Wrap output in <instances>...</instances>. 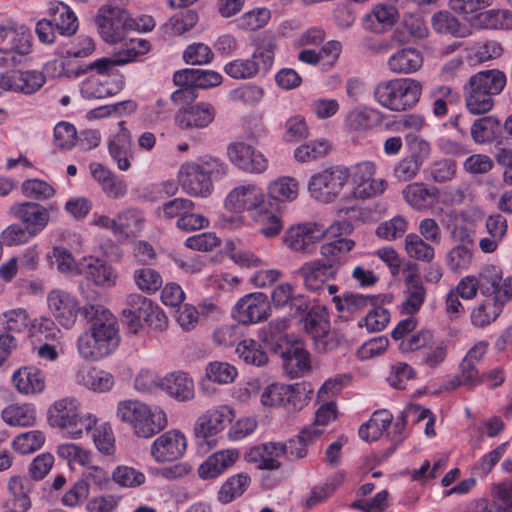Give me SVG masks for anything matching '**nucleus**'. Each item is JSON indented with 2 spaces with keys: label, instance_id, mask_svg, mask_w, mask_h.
Returning a JSON list of instances; mask_svg holds the SVG:
<instances>
[{
  "label": "nucleus",
  "instance_id": "1",
  "mask_svg": "<svg viewBox=\"0 0 512 512\" xmlns=\"http://www.w3.org/2000/svg\"><path fill=\"white\" fill-rule=\"evenodd\" d=\"M82 315L94 323L78 339L80 356L85 360L97 361L111 354L120 340L115 318L103 306L92 304L82 307Z\"/></svg>",
  "mask_w": 512,
  "mask_h": 512
},
{
  "label": "nucleus",
  "instance_id": "2",
  "mask_svg": "<svg viewBox=\"0 0 512 512\" xmlns=\"http://www.w3.org/2000/svg\"><path fill=\"white\" fill-rule=\"evenodd\" d=\"M117 418L131 428L139 438H150L168 424L165 412L138 400H123L117 405Z\"/></svg>",
  "mask_w": 512,
  "mask_h": 512
},
{
  "label": "nucleus",
  "instance_id": "3",
  "mask_svg": "<svg viewBox=\"0 0 512 512\" xmlns=\"http://www.w3.org/2000/svg\"><path fill=\"white\" fill-rule=\"evenodd\" d=\"M33 37L23 24L8 19L0 23V67L14 68L30 59Z\"/></svg>",
  "mask_w": 512,
  "mask_h": 512
},
{
  "label": "nucleus",
  "instance_id": "4",
  "mask_svg": "<svg viewBox=\"0 0 512 512\" xmlns=\"http://www.w3.org/2000/svg\"><path fill=\"white\" fill-rule=\"evenodd\" d=\"M48 422L51 427L65 430L69 437L79 439L84 431H91L96 424V417L90 413L83 414L81 402L75 396L60 398L48 408Z\"/></svg>",
  "mask_w": 512,
  "mask_h": 512
},
{
  "label": "nucleus",
  "instance_id": "5",
  "mask_svg": "<svg viewBox=\"0 0 512 512\" xmlns=\"http://www.w3.org/2000/svg\"><path fill=\"white\" fill-rule=\"evenodd\" d=\"M374 96L381 106L392 111H404L416 103V81L404 78L380 82Z\"/></svg>",
  "mask_w": 512,
  "mask_h": 512
},
{
  "label": "nucleus",
  "instance_id": "6",
  "mask_svg": "<svg viewBox=\"0 0 512 512\" xmlns=\"http://www.w3.org/2000/svg\"><path fill=\"white\" fill-rule=\"evenodd\" d=\"M173 81L181 88L172 93L171 100L175 104H181L196 97L193 88L207 89L218 86L222 82V76L212 70L187 68L176 71Z\"/></svg>",
  "mask_w": 512,
  "mask_h": 512
},
{
  "label": "nucleus",
  "instance_id": "7",
  "mask_svg": "<svg viewBox=\"0 0 512 512\" xmlns=\"http://www.w3.org/2000/svg\"><path fill=\"white\" fill-rule=\"evenodd\" d=\"M234 417L233 409L226 405H221L207 410L198 419L194 427L196 443L202 452H207L217 445L214 438L219 432L223 431L228 423Z\"/></svg>",
  "mask_w": 512,
  "mask_h": 512
},
{
  "label": "nucleus",
  "instance_id": "8",
  "mask_svg": "<svg viewBox=\"0 0 512 512\" xmlns=\"http://www.w3.org/2000/svg\"><path fill=\"white\" fill-rule=\"evenodd\" d=\"M349 178V168L332 165L310 177L308 191L314 199L328 203L340 194Z\"/></svg>",
  "mask_w": 512,
  "mask_h": 512
},
{
  "label": "nucleus",
  "instance_id": "9",
  "mask_svg": "<svg viewBox=\"0 0 512 512\" xmlns=\"http://www.w3.org/2000/svg\"><path fill=\"white\" fill-rule=\"evenodd\" d=\"M448 347L430 330L418 332V377L428 378L445 361Z\"/></svg>",
  "mask_w": 512,
  "mask_h": 512
},
{
  "label": "nucleus",
  "instance_id": "10",
  "mask_svg": "<svg viewBox=\"0 0 512 512\" xmlns=\"http://www.w3.org/2000/svg\"><path fill=\"white\" fill-rule=\"evenodd\" d=\"M98 27L102 38L108 43L122 41L133 29V20L126 10L111 4L103 5L99 10Z\"/></svg>",
  "mask_w": 512,
  "mask_h": 512
},
{
  "label": "nucleus",
  "instance_id": "11",
  "mask_svg": "<svg viewBox=\"0 0 512 512\" xmlns=\"http://www.w3.org/2000/svg\"><path fill=\"white\" fill-rule=\"evenodd\" d=\"M187 448L185 435L177 429H171L158 436L150 447V455L157 463L177 461L183 457Z\"/></svg>",
  "mask_w": 512,
  "mask_h": 512
},
{
  "label": "nucleus",
  "instance_id": "12",
  "mask_svg": "<svg viewBox=\"0 0 512 512\" xmlns=\"http://www.w3.org/2000/svg\"><path fill=\"white\" fill-rule=\"evenodd\" d=\"M483 295L493 297L495 303L506 304L512 299V276L503 280L500 267L486 265L482 268L478 279Z\"/></svg>",
  "mask_w": 512,
  "mask_h": 512
},
{
  "label": "nucleus",
  "instance_id": "13",
  "mask_svg": "<svg viewBox=\"0 0 512 512\" xmlns=\"http://www.w3.org/2000/svg\"><path fill=\"white\" fill-rule=\"evenodd\" d=\"M227 156L232 164L246 173L260 174L268 168L266 157L243 141L230 143L227 147Z\"/></svg>",
  "mask_w": 512,
  "mask_h": 512
},
{
  "label": "nucleus",
  "instance_id": "14",
  "mask_svg": "<svg viewBox=\"0 0 512 512\" xmlns=\"http://www.w3.org/2000/svg\"><path fill=\"white\" fill-rule=\"evenodd\" d=\"M266 195L261 187L253 183L242 184L232 189L225 199V206L234 212L248 211L252 214L266 206Z\"/></svg>",
  "mask_w": 512,
  "mask_h": 512
},
{
  "label": "nucleus",
  "instance_id": "15",
  "mask_svg": "<svg viewBox=\"0 0 512 512\" xmlns=\"http://www.w3.org/2000/svg\"><path fill=\"white\" fill-rule=\"evenodd\" d=\"M349 170L350 178L352 179V183L354 185V197L366 199L384 191L385 181L373 179L376 170V166L373 162H360Z\"/></svg>",
  "mask_w": 512,
  "mask_h": 512
},
{
  "label": "nucleus",
  "instance_id": "16",
  "mask_svg": "<svg viewBox=\"0 0 512 512\" xmlns=\"http://www.w3.org/2000/svg\"><path fill=\"white\" fill-rule=\"evenodd\" d=\"M47 305L58 323L66 328L72 327L78 313H82L77 298L61 289H53L48 293Z\"/></svg>",
  "mask_w": 512,
  "mask_h": 512
},
{
  "label": "nucleus",
  "instance_id": "17",
  "mask_svg": "<svg viewBox=\"0 0 512 512\" xmlns=\"http://www.w3.org/2000/svg\"><path fill=\"white\" fill-rule=\"evenodd\" d=\"M261 403L267 407L284 406L289 410H300L305 399L298 387L284 383H273L261 393Z\"/></svg>",
  "mask_w": 512,
  "mask_h": 512
},
{
  "label": "nucleus",
  "instance_id": "18",
  "mask_svg": "<svg viewBox=\"0 0 512 512\" xmlns=\"http://www.w3.org/2000/svg\"><path fill=\"white\" fill-rule=\"evenodd\" d=\"M319 223L307 222L289 228L284 235L285 245L292 251L313 252L315 245L321 241Z\"/></svg>",
  "mask_w": 512,
  "mask_h": 512
},
{
  "label": "nucleus",
  "instance_id": "19",
  "mask_svg": "<svg viewBox=\"0 0 512 512\" xmlns=\"http://www.w3.org/2000/svg\"><path fill=\"white\" fill-rule=\"evenodd\" d=\"M9 214L21 221L30 231V235H37L49 223V216L44 206L37 202H19L9 208Z\"/></svg>",
  "mask_w": 512,
  "mask_h": 512
},
{
  "label": "nucleus",
  "instance_id": "20",
  "mask_svg": "<svg viewBox=\"0 0 512 512\" xmlns=\"http://www.w3.org/2000/svg\"><path fill=\"white\" fill-rule=\"evenodd\" d=\"M297 273L308 290L320 291L325 283L336 278L338 270L322 258H318L305 262Z\"/></svg>",
  "mask_w": 512,
  "mask_h": 512
},
{
  "label": "nucleus",
  "instance_id": "21",
  "mask_svg": "<svg viewBox=\"0 0 512 512\" xmlns=\"http://www.w3.org/2000/svg\"><path fill=\"white\" fill-rule=\"evenodd\" d=\"M270 309L267 296L252 293L241 298L235 308L234 317L242 324L257 323L267 318Z\"/></svg>",
  "mask_w": 512,
  "mask_h": 512
},
{
  "label": "nucleus",
  "instance_id": "22",
  "mask_svg": "<svg viewBox=\"0 0 512 512\" xmlns=\"http://www.w3.org/2000/svg\"><path fill=\"white\" fill-rule=\"evenodd\" d=\"M216 116L214 106L200 102L180 110L175 115V123L181 129H203L208 127Z\"/></svg>",
  "mask_w": 512,
  "mask_h": 512
},
{
  "label": "nucleus",
  "instance_id": "23",
  "mask_svg": "<svg viewBox=\"0 0 512 512\" xmlns=\"http://www.w3.org/2000/svg\"><path fill=\"white\" fill-rule=\"evenodd\" d=\"M126 308L123 309L122 315L140 314L143 320L150 326L161 328L166 323L165 314L154 306L152 301L138 293H131L125 300Z\"/></svg>",
  "mask_w": 512,
  "mask_h": 512
},
{
  "label": "nucleus",
  "instance_id": "24",
  "mask_svg": "<svg viewBox=\"0 0 512 512\" xmlns=\"http://www.w3.org/2000/svg\"><path fill=\"white\" fill-rule=\"evenodd\" d=\"M179 182L184 191L193 196H205L210 193L212 181L201 170L199 163H184L179 170Z\"/></svg>",
  "mask_w": 512,
  "mask_h": 512
},
{
  "label": "nucleus",
  "instance_id": "25",
  "mask_svg": "<svg viewBox=\"0 0 512 512\" xmlns=\"http://www.w3.org/2000/svg\"><path fill=\"white\" fill-rule=\"evenodd\" d=\"M287 452L286 444L281 442H267L250 449L245 458L259 469L277 470L281 464L278 458Z\"/></svg>",
  "mask_w": 512,
  "mask_h": 512
},
{
  "label": "nucleus",
  "instance_id": "26",
  "mask_svg": "<svg viewBox=\"0 0 512 512\" xmlns=\"http://www.w3.org/2000/svg\"><path fill=\"white\" fill-rule=\"evenodd\" d=\"M273 62L269 53H255L251 59H238L225 65L224 71L234 79H247L260 70H267Z\"/></svg>",
  "mask_w": 512,
  "mask_h": 512
},
{
  "label": "nucleus",
  "instance_id": "27",
  "mask_svg": "<svg viewBox=\"0 0 512 512\" xmlns=\"http://www.w3.org/2000/svg\"><path fill=\"white\" fill-rule=\"evenodd\" d=\"M240 453L237 449L219 450L199 465L198 476L203 479H214L232 467L239 459Z\"/></svg>",
  "mask_w": 512,
  "mask_h": 512
},
{
  "label": "nucleus",
  "instance_id": "28",
  "mask_svg": "<svg viewBox=\"0 0 512 512\" xmlns=\"http://www.w3.org/2000/svg\"><path fill=\"white\" fill-rule=\"evenodd\" d=\"M398 18L397 9L390 4L378 3L363 18V27L366 31L383 34L389 31Z\"/></svg>",
  "mask_w": 512,
  "mask_h": 512
},
{
  "label": "nucleus",
  "instance_id": "29",
  "mask_svg": "<svg viewBox=\"0 0 512 512\" xmlns=\"http://www.w3.org/2000/svg\"><path fill=\"white\" fill-rule=\"evenodd\" d=\"M283 367L290 378L303 376L311 368L309 352L300 344H289L278 352Z\"/></svg>",
  "mask_w": 512,
  "mask_h": 512
},
{
  "label": "nucleus",
  "instance_id": "30",
  "mask_svg": "<svg viewBox=\"0 0 512 512\" xmlns=\"http://www.w3.org/2000/svg\"><path fill=\"white\" fill-rule=\"evenodd\" d=\"M12 381L17 391L24 395L41 393L46 386L44 373L34 366L19 368L13 374Z\"/></svg>",
  "mask_w": 512,
  "mask_h": 512
},
{
  "label": "nucleus",
  "instance_id": "31",
  "mask_svg": "<svg viewBox=\"0 0 512 512\" xmlns=\"http://www.w3.org/2000/svg\"><path fill=\"white\" fill-rule=\"evenodd\" d=\"M7 503L13 510L26 512L31 507L30 494L33 491V482L24 476H13L7 482Z\"/></svg>",
  "mask_w": 512,
  "mask_h": 512
},
{
  "label": "nucleus",
  "instance_id": "32",
  "mask_svg": "<svg viewBox=\"0 0 512 512\" xmlns=\"http://www.w3.org/2000/svg\"><path fill=\"white\" fill-rule=\"evenodd\" d=\"M145 218L140 210L128 208L116 215L115 236L119 239L137 237L144 228Z\"/></svg>",
  "mask_w": 512,
  "mask_h": 512
},
{
  "label": "nucleus",
  "instance_id": "33",
  "mask_svg": "<svg viewBox=\"0 0 512 512\" xmlns=\"http://www.w3.org/2000/svg\"><path fill=\"white\" fill-rule=\"evenodd\" d=\"M162 390L178 401L194 398V383L184 372H173L162 378Z\"/></svg>",
  "mask_w": 512,
  "mask_h": 512
},
{
  "label": "nucleus",
  "instance_id": "34",
  "mask_svg": "<svg viewBox=\"0 0 512 512\" xmlns=\"http://www.w3.org/2000/svg\"><path fill=\"white\" fill-rule=\"evenodd\" d=\"M46 81L45 75L37 70H26L8 76L7 90H13L25 95L37 92Z\"/></svg>",
  "mask_w": 512,
  "mask_h": 512
},
{
  "label": "nucleus",
  "instance_id": "35",
  "mask_svg": "<svg viewBox=\"0 0 512 512\" xmlns=\"http://www.w3.org/2000/svg\"><path fill=\"white\" fill-rule=\"evenodd\" d=\"M355 245V241L351 238L327 240L320 246L319 253L323 260L339 271L346 262L347 254L354 249Z\"/></svg>",
  "mask_w": 512,
  "mask_h": 512
},
{
  "label": "nucleus",
  "instance_id": "36",
  "mask_svg": "<svg viewBox=\"0 0 512 512\" xmlns=\"http://www.w3.org/2000/svg\"><path fill=\"white\" fill-rule=\"evenodd\" d=\"M471 137L478 143H488L497 141L502 144L499 140L502 134V126L500 121L494 116H484L474 121L471 126Z\"/></svg>",
  "mask_w": 512,
  "mask_h": 512
},
{
  "label": "nucleus",
  "instance_id": "37",
  "mask_svg": "<svg viewBox=\"0 0 512 512\" xmlns=\"http://www.w3.org/2000/svg\"><path fill=\"white\" fill-rule=\"evenodd\" d=\"M121 130L109 142V153L117 163L120 170L126 171L130 168L131 141L130 132L123 127V122L119 123Z\"/></svg>",
  "mask_w": 512,
  "mask_h": 512
},
{
  "label": "nucleus",
  "instance_id": "38",
  "mask_svg": "<svg viewBox=\"0 0 512 512\" xmlns=\"http://www.w3.org/2000/svg\"><path fill=\"white\" fill-rule=\"evenodd\" d=\"M392 414L385 409L375 411L369 421L359 428V436L365 441H376L381 438L391 426Z\"/></svg>",
  "mask_w": 512,
  "mask_h": 512
},
{
  "label": "nucleus",
  "instance_id": "39",
  "mask_svg": "<svg viewBox=\"0 0 512 512\" xmlns=\"http://www.w3.org/2000/svg\"><path fill=\"white\" fill-rule=\"evenodd\" d=\"M472 25L479 29H511L512 12L506 9H491L472 18Z\"/></svg>",
  "mask_w": 512,
  "mask_h": 512
},
{
  "label": "nucleus",
  "instance_id": "40",
  "mask_svg": "<svg viewBox=\"0 0 512 512\" xmlns=\"http://www.w3.org/2000/svg\"><path fill=\"white\" fill-rule=\"evenodd\" d=\"M49 14L57 30L62 35L70 36L78 29V20L71 8L63 2H51Z\"/></svg>",
  "mask_w": 512,
  "mask_h": 512
},
{
  "label": "nucleus",
  "instance_id": "41",
  "mask_svg": "<svg viewBox=\"0 0 512 512\" xmlns=\"http://www.w3.org/2000/svg\"><path fill=\"white\" fill-rule=\"evenodd\" d=\"M464 99L467 110L473 115L489 112L494 106V98L469 81L464 85Z\"/></svg>",
  "mask_w": 512,
  "mask_h": 512
},
{
  "label": "nucleus",
  "instance_id": "42",
  "mask_svg": "<svg viewBox=\"0 0 512 512\" xmlns=\"http://www.w3.org/2000/svg\"><path fill=\"white\" fill-rule=\"evenodd\" d=\"M468 81L494 98L495 95L500 94L504 89L506 76L500 70L491 69L472 75Z\"/></svg>",
  "mask_w": 512,
  "mask_h": 512
},
{
  "label": "nucleus",
  "instance_id": "43",
  "mask_svg": "<svg viewBox=\"0 0 512 512\" xmlns=\"http://www.w3.org/2000/svg\"><path fill=\"white\" fill-rule=\"evenodd\" d=\"M87 278L95 285L111 288L118 280V274L115 269L101 259H91L86 267Z\"/></svg>",
  "mask_w": 512,
  "mask_h": 512
},
{
  "label": "nucleus",
  "instance_id": "44",
  "mask_svg": "<svg viewBox=\"0 0 512 512\" xmlns=\"http://www.w3.org/2000/svg\"><path fill=\"white\" fill-rule=\"evenodd\" d=\"M251 478L246 473H238L230 476L222 483L218 492L217 500L222 504L231 503L240 497L250 486Z\"/></svg>",
  "mask_w": 512,
  "mask_h": 512
},
{
  "label": "nucleus",
  "instance_id": "45",
  "mask_svg": "<svg viewBox=\"0 0 512 512\" xmlns=\"http://www.w3.org/2000/svg\"><path fill=\"white\" fill-rule=\"evenodd\" d=\"M392 339L398 343L402 353H410L416 345V319L412 316L401 320L391 333Z\"/></svg>",
  "mask_w": 512,
  "mask_h": 512
},
{
  "label": "nucleus",
  "instance_id": "46",
  "mask_svg": "<svg viewBox=\"0 0 512 512\" xmlns=\"http://www.w3.org/2000/svg\"><path fill=\"white\" fill-rule=\"evenodd\" d=\"M2 418L10 426H33L36 422V410L31 404H13L3 409Z\"/></svg>",
  "mask_w": 512,
  "mask_h": 512
},
{
  "label": "nucleus",
  "instance_id": "47",
  "mask_svg": "<svg viewBox=\"0 0 512 512\" xmlns=\"http://www.w3.org/2000/svg\"><path fill=\"white\" fill-rule=\"evenodd\" d=\"M78 380L86 388L97 392L108 391L114 385V377L111 373L96 368L80 370Z\"/></svg>",
  "mask_w": 512,
  "mask_h": 512
},
{
  "label": "nucleus",
  "instance_id": "48",
  "mask_svg": "<svg viewBox=\"0 0 512 512\" xmlns=\"http://www.w3.org/2000/svg\"><path fill=\"white\" fill-rule=\"evenodd\" d=\"M374 296L357 293H345L343 296H333L336 309L342 314L359 313L374 305Z\"/></svg>",
  "mask_w": 512,
  "mask_h": 512
},
{
  "label": "nucleus",
  "instance_id": "49",
  "mask_svg": "<svg viewBox=\"0 0 512 512\" xmlns=\"http://www.w3.org/2000/svg\"><path fill=\"white\" fill-rule=\"evenodd\" d=\"M288 328V320L285 318L271 321L266 330L262 331V341L271 348L274 353L289 345L285 334Z\"/></svg>",
  "mask_w": 512,
  "mask_h": 512
},
{
  "label": "nucleus",
  "instance_id": "50",
  "mask_svg": "<svg viewBox=\"0 0 512 512\" xmlns=\"http://www.w3.org/2000/svg\"><path fill=\"white\" fill-rule=\"evenodd\" d=\"M431 24L434 30L441 34H450L461 38L469 35L468 29L448 11H440L435 13L432 16Z\"/></svg>",
  "mask_w": 512,
  "mask_h": 512
},
{
  "label": "nucleus",
  "instance_id": "51",
  "mask_svg": "<svg viewBox=\"0 0 512 512\" xmlns=\"http://www.w3.org/2000/svg\"><path fill=\"white\" fill-rule=\"evenodd\" d=\"M235 352L246 364L261 367L268 363V355L256 340L244 339L238 343Z\"/></svg>",
  "mask_w": 512,
  "mask_h": 512
},
{
  "label": "nucleus",
  "instance_id": "52",
  "mask_svg": "<svg viewBox=\"0 0 512 512\" xmlns=\"http://www.w3.org/2000/svg\"><path fill=\"white\" fill-rule=\"evenodd\" d=\"M299 185L297 181L288 176L279 177L268 186V195L278 202H290L297 198Z\"/></svg>",
  "mask_w": 512,
  "mask_h": 512
},
{
  "label": "nucleus",
  "instance_id": "53",
  "mask_svg": "<svg viewBox=\"0 0 512 512\" xmlns=\"http://www.w3.org/2000/svg\"><path fill=\"white\" fill-rule=\"evenodd\" d=\"M328 314L324 309H311L301 320V326L312 342L329 328Z\"/></svg>",
  "mask_w": 512,
  "mask_h": 512
},
{
  "label": "nucleus",
  "instance_id": "54",
  "mask_svg": "<svg viewBox=\"0 0 512 512\" xmlns=\"http://www.w3.org/2000/svg\"><path fill=\"white\" fill-rule=\"evenodd\" d=\"M388 68L396 74H410L416 71V49L403 47L392 54L387 62Z\"/></svg>",
  "mask_w": 512,
  "mask_h": 512
},
{
  "label": "nucleus",
  "instance_id": "55",
  "mask_svg": "<svg viewBox=\"0 0 512 512\" xmlns=\"http://www.w3.org/2000/svg\"><path fill=\"white\" fill-rule=\"evenodd\" d=\"M320 437V431L315 429H306L305 427L295 437L291 438L286 444L287 452L296 459H303L308 454V447Z\"/></svg>",
  "mask_w": 512,
  "mask_h": 512
},
{
  "label": "nucleus",
  "instance_id": "56",
  "mask_svg": "<svg viewBox=\"0 0 512 512\" xmlns=\"http://www.w3.org/2000/svg\"><path fill=\"white\" fill-rule=\"evenodd\" d=\"M252 218L258 225V231L266 238H273L282 231L281 218L266 209V206L252 214Z\"/></svg>",
  "mask_w": 512,
  "mask_h": 512
},
{
  "label": "nucleus",
  "instance_id": "57",
  "mask_svg": "<svg viewBox=\"0 0 512 512\" xmlns=\"http://www.w3.org/2000/svg\"><path fill=\"white\" fill-rule=\"evenodd\" d=\"M92 439L97 450L104 455H113L116 451L115 435L107 422L92 425Z\"/></svg>",
  "mask_w": 512,
  "mask_h": 512
},
{
  "label": "nucleus",
  "instance_id": "58",
  "mask_svg": "<svg viewBox=\"0 0 512 512\" xmlns=\"http://www.w3.org/2000/svg\"><path fill=\"white\" fill-rule=\"evenodd\" d=\"M382 122V115L376 109H358L351 111L347 116L349 127L356 131H364L373 128Z\"/></svg>",
  "mask_w": 512,
  "mask_h": 512
},
{
  "label": "nucleus",
  "instance_id": "59",
  "mask_svg": "<svg viewBox=\"0 0 512 512\" xmlns=\"http://www.w3.org/2000/svg\"><path fill=\"white\" fill-rule=\"evenodd\" d=\"M473 261L471 248L466 244L454 246L446 256V264L452 272L461 273L469 269Z\"/></svg>",
  "mask_w": 512,
  "mask_h": 512
},
{
  "label": "nucleus",
  "instance_id": "60",
  "mask_svg": "<svg viewBox=\"0 0 512 512\" xmlns=\"http://www.w3.org/2000/svg\"><path fill=\"white\" fill-rule=\"evenodd\" d=\"M45 442V435L39 430H31L17 435L12 441L13 449L19 454H31L39 450Z\"/></svg>",
  "mask_w": 512,
  "mask_h": 512
},
{
  "label": "nucleus",
  "instance_id": "61",
  "mask_svg": "<svg viewBox=\"0 0 512 512\" xmlns=\"http://www.w3.org/2000/svg\"><path fill=\"white\" fill-rule=\"evenodd\" d=\"M21 191L24 196L38 201L51 199L56 194V190L51 184L37 178L23 181Z\"/></svg>",
  "mask_w": 512,
  "mask_h": 512
},
{
  "label": "nucleus",
  "instance_id": "62",
  "mask_svg": "<svg viewBox=\"0 0 512 512\" xmlns=\"http://www.w3.org/2000/svg\"><path fill=\"white\" fill-rule=\"evenodd\" d=\"M505 304L484 302L473 309L471 313L472 324L476 327H485L492 323L501 313Z\"/></svg>",
  "mask_w": 512,
  "mask_h": 512
},
{
  "label": "nucleus",
  "instance_id": "63",
  "mask_svg": "<svg viewBox=\"0 0 512 512\" xmlns=\"http://www.w3.org/2000/svg\"><path fill=\"white\" fill-rule=\"evenodd\" d=\"M509 443L505 442L497 446L494 450L483 455L473 466V475L483 478L486 477L505 454Z\"/></svg>",
  "mask_w": 512,
  "mask_h": 512
},
{
  "label": "nucleus",
  "instance_id": "64",
  "mask_svg": "<svg viewBox=\"0 0 512 512\" xmlns=\"http://www.w3.org/2000/svg\"><path fill=\"white\" fill-rule=\"evenodd\" d=\"M57 454L60 458L66 460L69 465L88 466L92 461L91 452L74 443L59 445Z\"/></svg>",
  "mask_w": 512,
  "mask_h": 512
}]
</instances>
